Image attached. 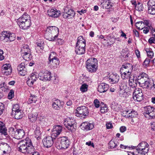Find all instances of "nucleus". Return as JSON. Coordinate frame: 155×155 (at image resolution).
Returning <instances> with one entry per match:
<instances>
[{"instance_id": "1", "label": "nucleus", "mask_w": 155, "mask_h": 155, "mask_svg": "<svg viewBox=\"0 0 155 155\" xmlns=\"http://www.w3.org/2000/svg\"><path fill=\"white\" fill-rule=\"evenodd\" d=\"M18 150L23 153H32L35 151V148L31 140H23L18 144Z\"/></svg>"}, {"instance_id": "2", "label": "nucleus", "mask_w": 155, "mask_h": 155, "mask_svg": "<svg viewBox=\"0 0 155 155\" xmlns=\"http://www.w3.org/2000/svg\"><path fill=\"white\" fill-rule=\"evenodd\" d=\"M18 25L22 29H27L31 24L30 18L27 13H25L16 20Z\"/></svg>"}, {"instance_id": "3", "label": "nucleus", "mask_w": 155, "mask_h": 155, "mask_svg": "<svg viewBox=\"0 0 155 155\" xmlns=\"http://www.w3.org/2000/svg\"><path fill=\"white\" fill-rule=\"evenodd\" d=\"M86 68L88 71L91 73L95 72L98 67V61L94 58H90L86 62Z\"/></svg>"}, {"instance_id": "4", "label": "nucleus", "mask_w": 155, "mask_h": 155, "mask_svg": "<svg viewBox=\"0 0 155 155\" xmlns=\"http://www.w3.org/2000/svg\"><path fill=\"white\" fill-rule=\"evenodd\" d=\"M70 142L67 137H63L58 138L55 142V146L58 149H65L68 147Z\"/></svg>"}, {"instance_id": "5", "label": "nucleus", "mask_w": 155, "mask_h": 155, "mask_svg": "<svg viewBox=\"0 0 155 155\" xmlns=\"http://www.w3.org/2000/svg\"><path fill=\"white\" fill-rule=\"evenodd\" d=\"M56 54L55 52H51L49 55L48 58L49 61L48 64L49 66L54 69L56 68L59 65L60 61L58 58L55 57Z\"/></svg>"}, {"instance_id": "6", "label": "nucleus", "mask_w": 155, "mask_h": 155, "mask_svg": "<svg viewBox=\"0 0 155 155\" xmlns=\"http://www.w3.org/2000/svg\"><path fill=\"white\" fill-rule=\"evenodd\" d=\"M144 109L143 114L147 118L149 119L155 118V107L148 106L145 107Z\"/></svg>"}, {"instance_id": "7", "label": "nucleus", "mask_w": 155, "mask_h": 155, "mask_svg": "<svg viewBox=\"0 0 155 155\" xmlns=\"http://www.w3.org/2000/svg\"><path fill=\"white\" fill-rule=\"evenodd\" d=\"M16 36L15 34L9 31H3L1 33L0 38L7 42L13 41L15 39Z\"/></svg>"}, {"instance_id": "8", "label": "nucleus", "mask_w": 155, "mask_h": 155, "mask_svg": "<svg viewBox=\"0 0 155 155\" xmlns=\"http://www.w3.org/2000/svg\"><path fill=\"white\" fill-rule=\"evenodd\" d=\"M76 111L75 113L76 115L80 117L85 118L89 114L88 109L87 107L84 106L78 107L76 109Z\"/></svg>"}, {"instance_id": "9", "label": "nucleus", "mask_w": 155, "mask_h": 155, "mask_svg": "<svg viewBox=\"0 0 155 155\" xmlns=\"http://www.w3.org/2000/svg\"><path fill=\"white\" fill-rule=\"evenodd\" d=\"M75 123V120L74 118L67 117L64 120V124L69 130L74 132L75 131V128L74 127Z\"/></svg>"}, {"instance_id": "10", "label": "nucleus", "mask_w": 155, "mask_h": 155, "mask_svg": "<svg viewBox=\"0 0 155 155\" xmlns=\"http://www.w3.org/2000/svg\"><path fill=\"white\" fill-rule=\"evenodd\" d=\"M5 138L3 137L2 138L0 137V153L1 154L8 153L11 150L10 146L8 144L1 141L2 139Z\"/></svg>"}, {"instance_id": "11", "label": "nucleus", "mask_w": 155, "mask_h": 155, "mask_svg": "<svg viewBox=\"0 0 155 155\" xmlns=\"http://www.w3.org/2000/svg\"><path fill=\"white\" fill-rule=\"evenodd\" d=\"M21 53L22 56L25 60L28 61L31 58L30 49L27 45H24L21 48Z\"/></svg>"}, {"instance_id": "12", "label": "nucleus", "mask_w": 155, "mask_h": 155, "mask_svg": "<svg viewBox=\"0 0 155 155\" xmlns=\"http://www.w3.org/2000/svg\"><path fill=\"white\" fill-rule=\"evenodd\" d=\"M122 81L121 83V87L123 89L125 90L127 87V81L128 79L133 76L132 72H125L124 73L120 72Z\"/></svg>"}, {"instance_id": "13", "label": "nucleus", "mask_w": 155, "mask_h": 155, "mask_svg": "<svg viewBox=\"0 0 155 155\" xmlns=\"http://www.w3.org/2000/svg\"><path fill=\"white\" fill-rule=\"evenodd\" d=\"M38 78L42 81H46L52 80V77L51 72L46 71L45 72H41L38 74Z\"/></svg>"}, {"instance_id": "14", "label": "nucleus", "mask_w": 155, "mask_h": 155, "mask_svg": "<svg viewBox=\"0 0 155 155\" xmlns=\"http://www.w3.org/2000/svg\"><path fill=\"white\" fill-rule=\"evenodd\" d=\"M149 144L145 141H142L140 142L137 146L133 147L137 150L142 151L145 153H147L149 148Z\"/></svg>"}, {"instance_id": "15", "label": "nucleus", "mask_w": 155, "mask_h": 155, "mask_svg": "<svg viewBox=\"0 0 155 155\" xmlns=\"http://www.w3.org/2000/svg\"><path fill=\"white\" fill-rule=\"evenodd\" d=\"M64 10V12L63 15L64 18L70 19L75 16V13L72 9H70L67 7H65Z\"/></svg>"}, {"instance_id": "16", "label": "nucleus", "mask_w": 155, "mask_h": 155, "mask_svg": "<svg viewBox=\"0 0 155 155\" xmlns=\"http://www.w3.org/2000/svg\"><path fill=\"white\" fill-rule=\"evenodd\" d=\"M133 66L132 65L128 63H124L123 64L121 67L120 72L124 73L128 72H132L133 70Z\"/></svg>"}, {"instance_id": "17", "label": "nucleus", "mask_w": 155, "mask_h": 155, "mask_svg": "<svg viewBox=\"0 0 155 155\" xmlns=\"http://www.w3.org/2000/svg\"><path fill=\"white\" fill-rule=\"evenodd\" d=\"M43 142L44 147L47 148L51 147L54 143L52 137L50 136H47L44 138Z\"/></svg>"}, {"instance_id": "18", "label": "nucleus", "mask_w": 155, "mask_h": 155, "mask_svg": "<svg viewBox=\"0 0 155 155\" xmlns=\"http://www.w3.org/2000/svg\"><path fill=\"white\" fill-rule=\"evenodd\" d=\"M123 115L128 118H135L137 117V113L134 110H125L124 111Z\"/></svg>"}, {"instance_id": "19", "label": "nucleus", "mask_w": 155, "mask_h": 155, "mask_svg": "<svg viewBox=\"0 0 155 155\" xmlns=\"http://www.w3.org/2000/svg\"><path fill=\"white\" fill-rule=\"evenodd\" d=\"M2 72L5 75H10L12 73V68L11 65L9 64H3L2 68Z\"/></svg>"}, {"instance_id": "20", "label": "nucleus", "mask_w": 155, "mask_h": 155, "mask_svg": "<svg viewBox=\"0 0 155 155\" xmlns=\"http://www.w3.org/2000/svg\"><path fill=\"white\" fill-rule=\"evenodd\" d=\"M136 27L139 30H142L146 27H151L149 23V21L146 20L143 21H140L136 23L135 24Z\"/></svg>"}, {"instance_id": "21", "label": "nucleus", "mask_w": 155, "mask_h": 155, "mask_svg": "<svg viewBox=\"0 0 155 155\" xmlns=\"http://www.w3.org/2000/svg\"><path fill=\"white\" fill-rule=\"evenodd\" d=\"M62 129V126L60 125H56L53 127L51 131V136L57 137L61 132Z\"/></svg>"}, {"instance_id": "22", "label": "nucleus", "mask_w": 155, "mask_h": 155, "mask_svg": "<svg viewBox=\"0 0 155 155\" xmlns=\"http://www.w3.org/2000/svg\"><path fill=\"white\" fill-rule=\"evenodd\" d=\"M37 76L36 73H33L29 76L28 79L27 81V84L28 86L30 87L32 86L34 82L37 79Z\"/></svg>"}, {"instance_id": "23", "label": "nucleus", "mask_w": 155, "mask_h": 155, "mask_svg": "<svg viewBox=\"0 0 155 155\" xmlns=\"http://www.w3.org/2000/svg\"><path fill=\"white\" fill-rule=\"evenodd\" d=\"M46 30V31L49 32L54 35L55 38H57L59 31L58 28L54 26H50L47 27Z\"/></svg>"}, {"instance_id": "24", "label": "nucleus", "mask_w": 155, "mask_h": 155, "mask_svg": "<svg viewBox=\"0 0 155 155\" xmlns=\"http://www.w3.org/2000/svg\"><path fill=\"white\" fill-rule=\"evenodd\" d=\"M81 129L85 131H88L92 129L94 126L92 124L88 122H84L82 123L81 125Z\"/></svg>"}, {"instance_id": "25", "label": "nucleus", "mask_w": 155, "mask_h": 155, "mask_svg": "<svg viewBox=\"0 0 155 155\" xmlns=\"http://www.w3.org/2000/svg\"><path fill=\"white\" fill-rule=\"evenodd\" d=\"M119 79V76L116 74H110L109 77L107 78V80L111 84H114L117 83Z\"/></svg>"}, {"instance_id": "26", "label": "nucleus", "mask_w": 155, "mask_h": 155, "mask_svg": "<svg viewBox=\"0 0 155 155\" xmlns=\"http://www.w3.org/2000/svg\"><path fill=\"white\" fill-rule=\"evenodd\" d=\"M48 14L50 16L52 17L57 18L61 14V12L56 9H50L47 12Z\"/></svg>"}, {"instance_id": "27", "label": "nucleus", "mask_w": 155, "mask_h": 155, "mask_svg": "<svg viewBox=\"0 0 155 155\" xmlns=\"http://www.w3.org/2000/svg\"><path fill=\"white\" fill-rule=\"evenodd\" d=\"M152 82H154L153 81H151V80L149 78L147 80H145V81L143 83L139 85V86L143 88H150L152 89L153 88V85Z\"/></svg>"}, {"instance_id": "28", "label": "nucleus", "mask_w": 155, "mask_h": 155, "mask_svg": "<svg viewBox=\"0 0 155 155\" xmlns=\"http://www.w3.org/2000/svg\"><path fill=\"white\" fill-rule=\"evenodd\" d=\"M62 102L58 99H56L53 101L52 106L55 110H59L62 106Z\"/></svg>"}, {"instance_id": "29", "label": "nucleus", "mask_w": 155, "mask_h": 155, "mask_svg": "<svg viewBox=\"0 0 155 155\" xmlns=\"http://www.w3.org/2000/svg\"><path fill=\"white\" fill-rule=\"evenodd\" d=\"M17 70L19 71V74L22 76H24L26 74V69L24 63H21L19 65L18 67Z\"/></svg>"}, {"instance_id": "30", "label": "nucleus", "mask_w": 155, "mask_h": 155, "mask_svg": "<svg viewBox=\"0 0 155 155\" xmlns=\"http://www.w3.org/2000/svg\"><path fill=\"white\" fill-rule=\"evenodd\" d=\"M109 88L108 84L102 83L99 85L98 87V91L100 93H104Z\"/></svg>"}, {"instance_id": "31", "label": "nucleus", "mask_w": 155, "mask_h": 155, "mask_svg": "<svg viewBox=\"0 0 155 155\" xmlns=\"http://www.w3.org/2000/svg\"><path fill=\"white\" fill-rule=\"evenodd\" d=\"M85 46H81L76 45L75 48V53L78 54H84L85 51Z\"/></svg>"}, {"instance_id": "32", "label": "nucleus", "mask_w": 155, "mask_h": 155, "mask_svg": "<svg viewBox=\"0 0 155 155\" xmlns=\"http://www.w3.org/2000/svg\"><path fill=\"white\" fill-rule=\"evenodd\" d=\"M0 133L2 136L6 137L8 135L7 129L5 126L4 124L0 121Z\"/></svg>"}, {"instance_id": "33", "label": "nucleus", "mask_w": 155, "mask_h": 155, "mask_svg": "<svg viewBox=\"0 0 155 155\" xmlns=\"http://www.w3.org/2000/svg\"><path fill=\"white\" fill-rule=\"evenodd\" d=\"M38 116V114L37 112H33L29 114L28 118L30 121L34 122L37 120Z\"/></svg>"}, {"instance_id": "34", "label": "nucleus", "mask_w": 155, "mask_h": 155, "mask_svg": "<svg viewBox=\"0 0 155 155\" xmlns=\"http://www.w3.org/2000/svg\"><path fill=\"white\" fill-rule=\"evenodd\" d=\"M25 135L24 130L22 129H18L16 130L15 136L18 139L22 138Z\"/></svg>"}, {"instance_id": "35", "label": "nucleus", "mask_w": 155, "mask_h": 155, "mask_svg": "<svg viewBox=\"0 0 155 155\" xmlns=\"http://www.w3.org/2000/svg\"><path fill=\"white\" fill-rule=\"evenodd\" d=\"M45 37L49 41H54L57 38H55L54 35L49 32L46 31V32L45 34Z\"/></svg>"}, {"instance_id": "36", "label": "nucleus", "mask_w": 155, "mask_h": 155, "mask_svg": "<svg viewBox=\"0 0 155 155\" xmlns=\"http://www.w3.org/2000/svg\"><path fill=\"white\" fill-rule=\"evenodd\" d=\"M76 45L86 46V41L82 36H81L78 38V41L76 44Z\"/></svg>"}, {"instance_id": "37", "label": "nucleus", "mask_w": 155, "mask_h": 155, "mask_svg": "<svg viewBox=\"0 0 155 155\" xmlns=\"http://www.w3.org/2000/svg\"><path fill=\"white\" fill-rule=\"evenodd\" d=\"M35 137L38 140L40 139L41 135V131L40 130V127H36L34 131Z\"/></svg>"}, {"instance_id": "38", "label": "nucleus", "mask_w": 155, "mask_h": 155, "mask_svg": "<svg viewBox=\"0 0 155 155\" xmlns=\"http://www.w3.org/2000/svg\"><path fill=\"white\" fill-rule=\"evenodd\" d=\"M37 99V97L35 95L31 94V96L27 101L28 104H30L32 103H35Z\"/></svg>"}, {"instance_id": "39", "label": "nucleus", "mask_w": 155, "mask_h": 155, "mask_svg": "<svg viewBox=\"0 0 155 155\" xmlns=\"http://www.w3.org/2000/svg\"><path fill=\"white\" fill-rule=\"evenodd\" d=\"M145 50L148 58H152L154 56V53L152 50L150 48H146Z\"/></svg>"}, {"instance_id": "40", "label": "nucleus", "mask_w": 155, "mask_h": 155, "mask_svg": "<svg viewBox=\"0 0 155 155\" xmlns=\"http://www.w3.org/2000/svg\"><path fill=\"white\" fill-rule=\"evenodd\" d=\"M21 109L18 104H14L13 105L12 109V114H14L15 112L21 110Z\"/></svg>"}, {"instance_id": "41", "label": "nucleus", "mask_w": 155, "mask_h": 155, "mask_svg": "<svg viewBox=\"0 0 155 155\" xmlns=\"http://www.w3.org/2000/svg\"><path fill=\"white\" fill-rule=\"evenodd\" d=\"M12 114L14 116L15 118L16 119L21 118L23 116V113L22 110L20 111H18V112H15L14 114Z\"/></svg>"}, {"instance_id": "42", "label": "nucleus", "mask_w": 155, "mask_h": 155, "mask_svg": "<svg viewBox=\"0 0 155 155\" xmlns=\"http://www.w3.org/2000/svg\"><path fill=\"white\" fill-rule=\"evenodd\" d=\"M119 143L117 141H114L111 140L108 143V146L111 149L115 148L117 147Z\"/></svg>"}, {"instance_id": "43", "label": "nucleus", "mask_w": 155, "mask_h": 155, "mask_svg": "<svg viewBox=\"0 0 155 155\" xmlns=\"http://www.w3.org/2000/svg\"><path fill=\"white\" fill-rule=\"evenodd\" d=\"M129 93L124 90H120L119 93V96L123 98H125L128 96Z\"/></svg>"}, {"instance_id": "44", "label": "nucleus", "mask_w": 155, "mask_h": 155, "mask_svg": "<svg viewBox=\"0 0 155 155\" xmlns=\"http://www.w3.org/2000/svg\"><path fill=\"white\" fill-rule=\"evenodd\" d=\"M133 98L135 101H140L143 99V93H140L138 95H136L135 96H133Z\"/></svg>"}, {"instance_id": "45", "label": "nucleus", "mask_w": 155, "mask_h": 155, "mask_svg": "<svg viewBox=\"0 0 155 155\" xmlns=\"http://www.w3.org/2000/svg\"><path fill=\"white\" fill-rule=\"evenodd\" d=\"M128 84L129 86L134 87L136 86V83L134 81V77L132 76L129 78L128 80Z\"/></svg>"}, {"instance_id": "46", "label": "nucleus", "mask_w": 155, "mask_h": 155, "mask_svg": "<svg viewBox=\"0 0 155 155\" xmlns=\"http://www.w3.org/2000/svg\"><path fill=\"white\" fill-rule=\"evenodd\" d=\"M148 12L153 15H155V6L154 7H148Z\"/></svg>"}, {"instance_id": "47", "label": "nucleus", "mask_w": 155, "mask_h": 155, "mask_svg": "<svg viewBox=\"0 0 155 155\" xmlns=\"http://www.w3.org/2000/svg\"><path fill=\"white\" fill-rule=\"evenodd\" d=\"M108 110L107 106L106 104H104V106H101V107L100 111L101 113L104 114L107 112Z\"/></svg>"}, {"instance_id": "48", "label": "nucleus", "mask_w": 155, "mask_h": 155, "mask_svg": "<svg viewBox=\"0 0 155 155\" xmlns=\"http://www.w3.org/2000/svg\"><path fill=\"white\" fill-rule=\"evenodd\" d=\"M88 87V85L86 84H83L82 85L80 88V91L83 92H86L87 91Z\"/></svg>"}, {"instance_id": "49", "label": "nucleus", "mask_w": 155, "mask_h": 155, "mask_svg": "<svg viewBox=\"0 0 155 155\" xmlns=\"http://www.w3.org/2000/svg\"><path fill=\"white\" fill-rule=\"evenodd\" d=\"M135 9L139 11H141L143 10L142 4L140 2H138V4L135 6Z\"/></svg>"}, {"instance_id": "50", "label": "nucleus", "mask_w": 155, "mask_h": 155, "mask_svg": "<svg viewBox=\"0 0 155 155\" xmlns=\"http://www.w3.org/2000/svg\"><path fill=\"white\" fill-rule=\"evenodd\" d=\"M148 75L146 73L144 72H141L140 73L138 76L137 79H140L142 78H146L148 77Z\"/></svg>"}, {"instance_id": "51", "label": "nucleus", "mask_w": 155, "mask_h": 155, "mask_svg": "<svg viewBox=\"0 0 155 155\" xmlns=\"http://www.w3.org/2000/svg\"><path fill=\"white\" fill-rule=\"evenodd\" d=\"M16 130L17 129L16 128H14L12 127H10L8 129V132H9V134L11 135H13L14 134L15 135Z\"/></svg>"}, {"instance_id": "52", "label": "nucleus", "mask_w": 155, "mask_h": 155, "mask_svg": "<svg viewBox=\"0 0 155 155\" xmlns=\"http://www.w3.org/2000/svg\"><path fill=\"white\" fill-rule=\"evenodd\" d=\"M142 93V91L141 89L139 88H137L133 94V97L135 96L136 95H138L139 94Z\"/></svg>"}, {"instance_id": "53", "label": "nucleus", "mask_w": 155, "mask_h": 155, "mask_svg": "<svg viewBox=\"0 0 155 155\" xmlns=\"http://www.w3.org/2000/svg\"><path fill=\"white\" fill-rule=\"evenodd\" d=\"M148 7H154L155 0H149L147 2Z\"/></svg>"}, {"instance_id": "54", "label": "nucleus", "mask_w": 155, "mask_h": 155, "mask_svg": "<svg viewBox=\"0 0 155 155\" xmlns=\"http://www.w3.org/2000/svg\"><path fill=\"white\" fill-rule=\"evenodd\" d=\"M14 96V91L13 90H11L9 93L8 95V98L9 99H11Z\"/></svg>"}, {"instance_id": "55", "label": "nucleus", "mask_w": 155, "mask_h": 155, "mask_svg": "<svg viewBox=\"0 0 155 155\" xmlns=\"http://www.w3.org/2000/svg\"><path fill=\"white\" fill-rule=\"evenodd\" d=\"M137 88L135 86L134 87L129 86V87H128L127 91L128 92L132 93L133 94L134 91H135Z\"/></svg>"}, {"instance_id": "56", "label": "nucleus", "mask_w": 155, "mask_h": 155, "mask_svg": "<svg viewBox=\"0 0 155 155\" xmlns=\"http://www.w3.org/2000/svg\"><path fill=\"white\" fill-rule=\"evenodd\" d=\"M94 104L96 108H98L100 106V101L98 99H96L94 100Z\"/></svg>"}, {"instance_id": "57", "label": "nucleus", "mask_w": 155, "mask_h": 155, "mask_svg": "<svg viewBox=\"0 0 155 155\" xmlns=\"http://www.w3.org/2000/svg\"><path fill=\"white\" fill-rule=\"evenodd\" d=\"M150 62V60L148 58H146L143 62V65L146 67L148 66Z\"/></svg>"}, {"instance_id": "58", "label": "nucleus", "mask_w": 155, "mask_h": 155, "mask_svg": "<svg viewBox=\"0 0 155 155\" xmlns=\"http://www.w3.org/2000/svg\"><path fill=\"white\" fill-rule=\"evenodd\" d=\"M113 3L111 2L109 0L108 1L106 6L105 7L106 9H108L111 8L113 6Z\"/></svg>"}, {"instance_id": "59", "label": "nucleus", "mask_w": 155, "mask_h": 155, "mask_svg": "<svg viewBox=\"0 0 155 155\" xmlns=\"http://www.w3.org/2000/svg\"><path fill=\"white\" fill-rule=\"evenodd\" d=\"M149 78H142L140 79H137L138 80V82L139 85L143 83H144V82L145 81V80H147Z\"/></svg>"}, {"instance_id": "60", "label": "nucleus", "mask_w": 155, "mask_h": 155, "mask_svg": "<svg viewBox=\"0 0 155 155\" xmlns=\"http://www.w3.org/2000/svg\"><path fill=\"white\" fill-rule=\"evenodd\" d=\"M4 105L3 104L0 103V115L3 113L4 109Z\"/></svg>"}, {"instance_id": "61", "label": "nucleus", "mask_w": 155, "mask_h": 155, "mask_svg": "<svg viewBox=\"0 0 155 155\" xmlns=\"http://www.w3.org/2000/svg\"><path fill=\"white\" fill-rule=\"evenodd\" d=\"M37 47H39L41 49H44V44L43 42H41L40 43L38 41L37 43Z\"/></svg>"}, {"instance_id": "62", "label": "nucleus", "mask_w": 155, "mask_h": 155, "mask_svg": "<svg viewBox=\"0 0 155 155\" xmlns=\"http://www.w3.org/2000/svg\"><path fill=\"white\" fill-rule=\"evenodd\" d=\"M150 125L151 130L153 131H155V121H152L150 123Z\"/></svg>"}, {"instance_id": "63", "label": "nucleus", "mask_w": 155, "mask_h": 155, "mask_svg": "<svg viewBox=\"0 0 155 155\" xmlns=\"http://www.w3.org/2000/svg\"><path fill=\"white\" fill-rule=\"evenodd\" d=\"M148 42L150 44H155V39L153 37H151L149 39Z\"/></svg>"}, {"instance_id": "64", "label": "nucleus", "mask_w": 155, "mask_h": 155, "mask_svg": "<svg viewBox=\"0 0 155 155\" xmlns=\"http://www.w3.org/2000/svg\"><path fill=\"white\" fill-rule=\"evenodd\" d=\"M4 52L2 50L0 49V60L2 61L4 59L5 57L3 55Z\"/></svg>"}]
</instances>
